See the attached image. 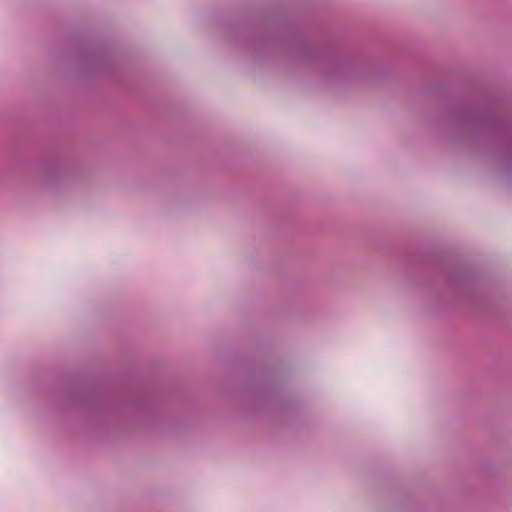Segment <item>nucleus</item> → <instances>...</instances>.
<instances>
[{"label": "nucleus", "instance_id": "1", "mask_svg": "<svg viewBox=\"0 0 512 512\" xmlns=\"http://www.w3.org/2000/svg\"><path fill=\"white\" fill-rule=\"evenodd\" d=\"M446 286L448 289L466 292L481 306H488L486 297L479 296V282L473 270L462 264H453L446 271Z\"/></svg>", "mask_w": 512, "mask_h": 512}, {"label": "nucleus", "instance_id": "2", "mask_svg": "<svg viewBox=\"0 0 512 512\" xmlns=\"http://www.w3.org/2000/svg\"><path fill=\"white\" fill-rule=\"evenodd\" d=\"M465 119L470 124L491 127L512 142V120L503 118L497 111L469 109L465 111Z\"/></svg>", "mask_w": 512, "mask_h": 512}]
</instances>
